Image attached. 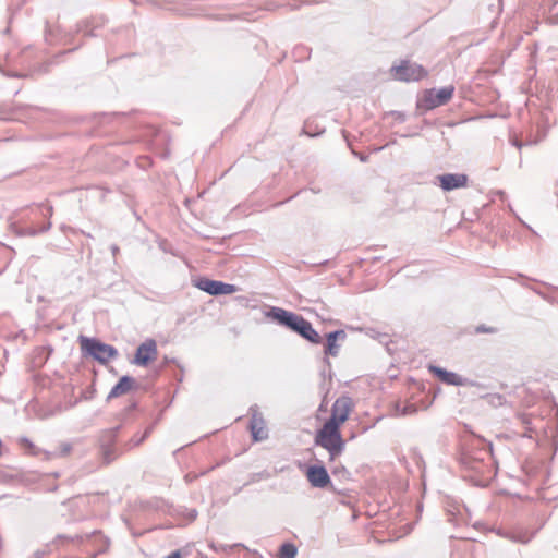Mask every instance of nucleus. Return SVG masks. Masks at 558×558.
Wrapping results in <instances>:
<instances>
[{
  "label": "nucleus",
  "instance_id": "obj_1",
  "mask_svg": "<svg viewBox=\"0 0 558 558\" xmlns=\"http://www.w3.org/2000/svg\"><path fill=\"white\" fill-rule=\"evenodd\" d=\"M340 426L333 422H326L323 428L317 433L315 442L325 448L330 460H335L344 449V441L340 434Z\"/></svg>",
  "mask_w": 558,
  "mask_h": 558
},
{
  "label": "nucleus",
  "instance_id": "obj_2",
  "mask_svg": "<svg viewBox=\"0 0 558 558\" xmlns=\"http://www.w3.org/2000/svg\"><path fill=\"white\" fill-rule=\"evenodd\" d=\"M80 342L82 350L100 363H107L118 354L113 347L95 339L81 337Z\"/></svg>",
  "mask_w": 558,
  "mask_h": 558
},
{
  "label": "nucleus",
  "instance_id": "obj_3",
  "mask_svg": "<svg viewBox=\"0 0 558 558\" xmlns=\"http://www.w3.org/2000/svg\"><path fill=\"white\" fill-rule=\"evenodd\" d=\"M452 86H445L440 89H428L424 93V96L422 98L423 106L426 109H433L438 106H441L450 100V98L452 97Z\"/></svg>",
  "mask_w": 558,
  "mask_h": 558
},
{
  "label": "nucleus",
  "instance_id": "obj_4",
  "mask_svg": "<svg viewBox=\"0 0 558 558\" xmlns=\"http://www.w3.org/2000/svg\"><path fill=\"white\" fill-rule=\"evenodd\" d=\"M352 408L353 403L351 398L344 396L338 398L332 405L331 416L328 422H333V424L340 426L348 420Z\"/></svg>",
  "mask_w": 558,
  "mask_h": 558
},
{
  "label": "nucleus",
  "instance_id": "obj_5",
  "mask_svg": "<svg viewBox=\"0 0 558 558\" xmlns=\"http://www.w3.org/2000/svg\"><path fill=\"white\" fill-rule=\"evenodd\" d=\"M196 287L211 295L232 294L238 291L233 284L210 279H199Z\"/></svg>",
  "mask_w": 558,
  "mask_h": 558
},
{
  "label": "nucleus",
  "instance_id": "obj_6",
  "mask_svg": "<svg viewBox=\"0 0 558 558\" xmlns=\"http://www.w3.org/2000/svg\"><path fill=\"white\" fill-rule=\"evenodd\" d=\"M290 329L300 333L303 338L311 341L312 343H319L320 337L317 331L312 327L311 323L304 319L302 316L296 315L292 322Z\"/></svg>",
  "mask_w": 558,
  "mask_h": 558
},
{
  "label": "nucleus",
  "instance_id": "obj_7",
  "mask_svg": "<svg viewBox=\"0 0 558 558\" xmlns=\"http://www.w3.org/2000/svg\"><path fill=\"white\" fill-rule=\"evenodd\" d=\"M156 355V342L154 340H147L137 348L134 363L141 366H145L149 361L155 360Z\"/></svg>",
  "mask_w": 558,
  "mask_h": 558
},
{
  "label": "nucleus",
  "instance_id": "obj_8",
  "mask_svg": "<svg viewBox=\"0 0 558 558\" xmlns=\"http://www.w3.org/2000/svg\"><path fill=\"white\" fill-rule=\"evenodd\" d=\"M437 179L439 180L441 189L445 191L464 187L468 182V177L465 174L457 173L442 174L439 175Z\"/></svg>",
  "mask_w": 558,
  "mask_h": 558
},
{
  "label": "nucleus",
  "instance_id": "obj_9",
  "mask_svg": "<svg viewBox=\"0 0 558 558\" xmlns=\"http://www.w3.org/2000/svg\"><path fill=\"white\" fill-rule=\"evenodd\" d=\"M307 480L314 487L323 488L330 482V477L324 466H310Z\"/></svg>",
  "mask_w": 558,
  "mask_h": 558
},
{
  "label": "nucleus",
  "instance_id": "obj_10",
  "mask_svg": "<svg viewBox=\"0 0 558 558\" xmlns=\"http://www.w3.org/2000/svg\"><path fill=\"white\" fill-rule=\"evenodd\" d=\"M347 335L343 330H337L327 335V343L325 353L331 356H337L340 350V345L337 343L338 340H345Z\"/></svg>",
  "mask_w": 558,
  "mask_h": 558
},
{
  "label": "nucleus",
  "instance_id": "obj_11",
  "mask_svg": "<svg viewBox=\"0 0 558 558\" xmlns=\"http://www.w3.org/2000/svg\"><path fill=\"white\" fill-rule=\"evenodd\" d=\"M429 371L435 374L441 381L450 385L460 386L462 385V378L452 372H448L437 366H429Z\"/></svg>",
  "mask_w": 558,
  "mask_h": 558
},
{
  "label": "nucleus",
  "instance_id": "obj_12",
  "mask_svg": "<svg viewBox=\"0 0 558 558\" xmlns=\"http://www.w3.org/2000/svg\"><path fill=\"white\" fill-rule=\"evenodd\" d=\"M134 379L129 376H123L118 384L111 389L108 395L109 399L117 398L128 393L134 386Z\"/></svg>",
  "mask_w": 558,
  "mask_h": 558
},
{
  "label": "nucleus",
  "instance_id": "obj_13",
  "mask_svg": "<svg viewBox=\"0 0 558 558\" xmlns=\"http://www.w3.org/2000/svg\"><path fill=\"white\" fill-rule=\"evenodd\" d=\"M251 432L255 440H263L267 437L265 422L257 413H253L251 420Z\"/></svg>",
  "mask_w": 558,
  "mask_h": 558
},
{
  "label": "nucleus",
  "instance_id": "obj_14",
  "mask_svg": "<svg viewBox=\"0 0 558 558\" xmlns=\"http://www.w3.org/2000/svg\"><path fill=\"white\" fill-rule=\"evenodd\" d=\"M271 316L274 319L278 320L280 324L290 328L292 322L296 317V314L288 312L282 308H272Z\"/></svg>",
  "mask_w": 558,
  "mask_h": 558
},
{
  "label": "nucleus",
  "instance_id": "obj_15",
  "mask_svg": "<svg viewBox=\"0 0 558 558\" xmlns=\"http://www.w3.org/2000/svg\"><path fill=\"white\" fill-rule=\"evenodd\" d=\"M423 77L422 72H395V80L410 82L420 81Z\"/></svg>",
  "mask_w": 558,
  "mask_h": 558
},
{
  "label": "nucleus",
  "instance_id": "obj_16",
  "mask_svg": "<svg viewBox=\"0 0 558 558\" xmlns=\"http://www.w3.org/2000/svg\"><path fill=\"white\" fill-rule=\"evenodd\" d=\"M296 547L293 544H283L280 548L279 558H295Z\"/></svg>",
  "mask_w": 558,
  "mask_h": 558
},
{
  "label": "nucleus",
  "instance_id": "obj_17",
  "mask_svg": "<svg viewBox=\"0 0 558 558\" xmlns=\"http://www.w3.org/2000/svg\"><path fill=\"white\" fill-rule=\"evenodd\" d=\"M390 70H424L423 66L415 69L409 60H402L399 64L392 65Z\"/></svg>",
  "mask_w": 558,
  "mask_h": 558
},
{
  "label": "nucleus",
  "instance_id": "obj_18",
  "mask_svg": "<svg viewBox=\"0 0 558 558\" xmlns=\"http://www.w3.org/2000/svg\"><path fill=\"white\" fill-rule=\"evenodd\" d=\"M417 409L414 404L404 405L401 410V415H408L416 413Z\"/></svg>",
  "mask_w": 558,
  "mask_h": 558
},
{
  "label": "nucleus",
  "instance_id": "obj_19",
  "mask_svg": "<svg viewBox=\"0 0 558 558\" xmlns=\"http://www.w3.org/2000/svg\"><path fill=\"white\" fill-rule=\"evenodd\" d=\"M549 20L553 22V23H558V12H557V16L555 17L554 15H550Z\"/></svg>",
  "mask_w": 558,
  "mask_h": 558
},
{
  "label": "nucleus",
  "instance_id": "obj_20",
  "mask_svg": "<svg viewBox=\"0 0 558 558\" xmlns=\"http://www.w3.org/2000/svg\"><path fill=\"white\" fill-rule=\"evenodd\" d=\"M477 331H492V330H490V329H484V328L478 327V328H477Z\"/></svg>",
  "mask_w": 558,
  "mask_h": 558
},
{
  "label": "nucleus",
  "instance_id": "obj_21",
  "mask_svg": "<svg viewBox=\"0 0 558 558\" xmlns=\"http://www.w3.org/2000/svg\"><path fill=\"white\" fill-rule=\"evenodd\" d=\"M104 456H105L106 462H109L108 452L107 451L104 452Z\"/></svg>",
  "mask_w": 558,
  "mask_h": 558
},
{
  "label": "nucleus",
  "instance_id": "obj_22",
  "mask_svg": "<svg viewBox=\"0 0 558 558\" xmlns=\"http://www.w3.org/2000/svg\"><path fill=\"white\" fill-rule=\"evenodd\" d=\"M514 145H515L518 148H521V144H519V143H517V142H515V143H514Z\"/></svg>",
  "mask_w": 558,
  "mask_h": 558
}]
</instances>
